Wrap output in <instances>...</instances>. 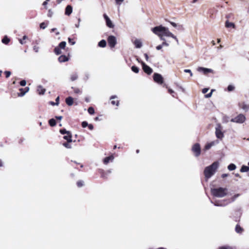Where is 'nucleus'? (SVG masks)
<instances>
[{
	"label": "nucleus",
	"mask_w": 249,
	"mask_h": 249,
	"mask_svg": "<svg viewBox=\"0 0 249 249\" xmlns=\"http://www.w3.org/2000/svg\"><path fill=\"white\" fill-rule=\"evenodd\" d=\"M152 32L158 35L162 40H165L163 36H170L177 40V37L171 33L167 28L161 25L155 27L152 29Z\"/></svg>",
	"instance_id": "f257e3e1"
},
{
	"label": "nucleus",
	"mask_w": 249,
	"mask_h": 249,
	"mask_svg": "<svg viewBox=\"0 0 249 249\" xmlns=\"http://www.w3.org/2000/svg\"><path fill=\"white\" fill-rule=\"evenodd\" d=\"M219 163L216 161L213 162L211 165L205 167L204 170V175L206 179L210 178L215 173L218 168Z\"/></svg>",
	"instance_id": "f03ea898"
},
{
	"label": "nucleus",
	"mask_w": 249,
	"mask_h": 249,
	"mask_svg": "<svg viewBox=\"0 0 249 249\" xmlns=\"http://www.w3.org/2000/svg\"><path fill=\"white\" fill-rule=\"evenodd\" d=\"M228 190L227 188L219 187L218 188L211 189V192L212 195L215 197H224L227 194Z\"/></svg>",
	"instance_id": "7ed1b4c3"
},
{
	"label": "nucleus",
	"mask_w": 249,
	"mask_h": 249,
	"mask_svg": "<svg viewBox=\"0 0 249 249\" xmlns=\"http://www.w3.org/2000/svg\"><path fill=\"white\" fill-rule=\"evenodd\" d=\"M153 80L159 85H162L163 88H168V86L164 83V78L160 74L154 73L153 75Z\"/></svg>",
	"instance_id": "20e7f679"
},
{
	"label": "nucleus",
	"mask_w": 249,
	"mask_h": 249,
	"mask_svg": "<svg viewBox=\"0 0 249 249\" xmlns=\"http://www.w3.org/2000/svg\"><path fill=\"white\" fill-rule=\"evenodd\" d=\"M246 117L242 114H240L231 120V122L242 124L246 120Z\"/></svg>",
	"instance_id": "39448f33"
},
{
	"label": "nucleus",
	"mask_w": 249,
	"mask_h": 249,
	"mask_svg": "<svg viewBox=\"0 0 249 249\" xmlns=\"http://www.w3.org/2000/svg\"><path fill=\"white\" fill-rule=\"evenodd\" d=\"M107 43L109 46L111 48L115 47L117 44V39L115 36H109L107 39Z\"/></svg>",
	"instance_id": "423d86ee"
},
{
	"label": "nucleus",
	"mask_w": 249,
	"mask_h": 249,
	"mask_svg": "<svg viewBox=\"0 0 249 249\" xmlns=\"http://www.w3.org/2000/svg\"><path fill=\"white\" fill-rule=\"evenodd\" d=\"M192 151L196 157H198L201 153V148L200 144L198 143H196L194 144L192 148Z\"/></svg>",
	"instance_id": "0eeeda50"
},
{
	"label": "nucleus",
	"mask_w": 249,
	"mask_h": 249,
	"mask_svg": "<svg viewBox=\"0 0 249 249\" xmlns=\"http://www.w3.org/2000/svg\"><path fill=\"white\" fill-rule=\"evenodd\" d=\"M142 70L145 73L148 75H150L153 72V70L149 66L145 64L143 62L141 63Z\"/></svg>",
	"instance_id": "6e6552de"
},
{
	"label": "nucleus",
	"mask_w": 249,
	"mask_h": 249,
	"mask_svg": "<svg viewBox=\"0 0 249 249\" xmlns=\"http://www.w3.org/2000/svg\"><path fill=\"white\" fill-rule=\"evenodd\" d=\"M103 16L106 20L107 26L110 28H113L114 25L112 23L106 14H104Z\"/></svg>",
	"instance_id": "1a4fd4ad"
},
{
	"label": "nucleus",
	"mask_w": 249,
	"mask_h": 249,
	"mask_svg": "<svg viewBox=\"0 0 249 249\" xmlns=\"http://www.w3.org/2000/svg\"><path fill=\"white\" fill-rule=\"evenodd\" d=\"M215 135L216 137L218 139H221L224 137V134L221 130V128L220 126H219L218 127L216 128L215 129Z\"/></svg>",
	"instance_id": "9d476101"
},
{
	"label": "nucleus",
	"mask_w": 249,
	"mask_h": 249,
	"mask_svg": "<svg viewBox=\"0 0 249 249\" xmlns=\"http://www.w3.org/2000/svg\"><path fill=\"white\" fill-rule=\"evenodd\" d=\"M240 108L245 110L246 112L249 110V105L246 104L244 102H241L238 103Z\"/></svg>",
	"instance_id": "9b49d317"
},
{
	"label": "nucleus",
	"mask_w": 249,
	"mask_h": 249,
	"mask_svg": "<svg viewBox=\"0 0 249 249\" xmlns=\"http://www.w3.org/2000/svg\"><path fill=\"white\" fill-rule=\"evenodd\" d=\"M111 104L113 106H118L119 104V101L117 99V97L116 95H112L110 98Z\"/></svg>",
	"instance_id": "f8f14e48"
},
{
	"label": "nucleus",
	"mask_w": 249,
	"mask_h": 249,
	"mask_svg": "<svg viewBox=\"0 0 249 249\" xmlns=\"http://www.w3.org/2000/svg\"><path fill=\"white\" fill-rule=\"evenodd\" d=\"M29 90V87H25V88H20L19 89V92L18 93V96L21 97L25 95Z\"/></svg>",
	"instance_id": "ddd939ff"
},
{
	"label": "nucleus",
	"mask_w": 249,
	"mask_h": 249,
	"mask_svg": "<svg viewBox=\"0 0 249 249\" xmlns=\"http://www.w3.org/2000/svg\"><path fill=\"white\" fill-rule=\"evenodd\" d=\"M98 173L101 175V177L105 179H107V175L108 173H110V171H108L107 172H106L103 169H99Z\"/></svg>",
	"instance_id": "4468645a"
},
{
	"label": "nucleus",
	"mask_w": 249,
	"mask_h": 249,
	"mask_svg": "<svg viewBox=\"0 0 249 249\" xmlns=\"http://www.w3.org/2000/svg\"><path fill=\"white\" fill-rule=\"evenodd\" d=\"M198 71H203L204 74H207L208 73L213 72V70L212 69L205 68L203 67H199L198 68Z\"/></svg>",
	"instance_id": "2eb2a0df"
},
{
	"label": "nucleus",
	"mask_w": 249,
	"mask_h": 249,
	"mask_svg": "<svg viewBox=\"0 0 249 249\" xmlns=\"http://www.w3.org/2000/svg\"><path fill=\"white\" fill-rule=\"evenodd\" d=\"M36 91L38 94L43 95L45 93L46 89H44L42 86L39 85L37 86Z\"/></svg>",
	"instance_id": "dca6fc26"
},
{
	"label": "nucleus",
	"mask_w": 249,
	"mask_h": 249,
	"mask_svg": "<svg viewBox=\"0 0 249 249\" xmlns=\"http://www.w3.org/2000/svg\"><path fill=\"white\" fill-rule=\"evenodd\" d=\"M72 12V7L71 5H68L65 8V14L70 16Z\"/></svg>",
	"instance_id": "f3484780"
},
{
	"label": "nucleus",
	"mask_w": 249,
	"mask_h": 249,
	"mask_svg": "<svg viewBox=\"0 0 249 249\" xmlns=\"http://www.w3.org/2000/svg\"><path fill=\"white\" fill-rule=\"evenodd\" d=\"M114 159V156L111 155L108 157H106L103 160V163L105 164H108L110 161H112Z\"/></svg>",
	"instance_id": "a211bd4d"
},
{
	"label": "nucleus",
	"mask_w": 249,
	"mask_h": 249,
	"mask_svg": "<svg viewBox=\"0 0 249 249\" xmlns=\"http://www.w3.org/2000/svg\"><path fill=\"white\" fill-rule=\"evenodd\" d=\"M69 58L68 56H67L65 55H61L58 57V61L59 62H65L66 61H68L69 60Z\"/></svg>",
	"instance_id": "6ab92c4d"
},
{
	"label": "nucleus",
	"mask_w": 249,
	"mask_h": 249,
	"mask_svg": "<svg viewBox=\"0 0 249 249\" xmlns=\"http://www.w3.org/2000/svg\"><path fill=\"white\" fill-rule=\"evenodd\" d=\"M66 103L69 106L72 105L73 104V99L71 96H69L66 98Z\"/></svg>",
	"instance_id": "aec40b11"
},
{
	"label": "nucleus",
	"mask_w": 249,
	"mask_h": 249,
	"mask_svg": "<svg viewBox=\"0 0 249 249\" xmlns=\"http://www.w3.org/2000/svg\"><path fill=\"white\" fill-rule=\"evenodd\" d=\"M72 135L71 132H70L69 134H66V135L63 137V139L66 140L67 142H72Z\"/></svg>",
	"instance_id": "412c9836"
},
{
	"label": "nucleus",
	"mask_w": 249,
	"mask_h": 249,
	"mask_svg": "<svg viewBox=\"0 0 249 249\" xmlns=\"http://www.w3.org/2000/svg\"><path fill=\"white\" fill-rule=\"evenodd\" d=\"M225 26L227 28H235L234 24L232 22H230L228 20L225 22Z\"/></svg>",
	"instance_id": "4be33fe9"
},
{
	"label": "nucleus",
	"mask_w": 249,
	"mask_h": 249,
	"mask_svg": "<svg viewBox=\"0 0 249 249\" xmlns=\"http://www.w3.org/2000/svg\"><path fill=\"white\" fill-rule=\"evenodd\" d=\"M107 45V42L105 40L102 39L98 43V46L100 47L104 48Z\"/></svg>",
	"instance_id": "5701e85b"
},
{
	"label": "nucleus",
	"mask_w": 249,
	"mask_h": 249,
	"mask_svg": "<svg viewBox=\"0 0 249 249\" xmlns=\"http://www.w3.org/2000/svg\"><path fill=\"white\" fill-rule=\"evenodd\" d=\"M134 43L137 48H140L142 46L141 41L138 39L135 40Z\"/></svg>",
	"instance_id": "b1692460"
},
{
	"label": "nucleus",
	"mask_w": 249,
	"mask_h": 249,
	"mask_svg": "<svg viewBox=\"0 0 249 249\" xmlns=\"http://www.w3.org/2000/svg\"><path fill=\"white\" fill-rule=\"evenodd\" d=\"M10 41V39L6 36H4L2 39V42L6 45H7L9 43Z\"/></svg>",
	"instance_id": "393cba45"
},
{
	"label": "nucleus",
	"mask_w": 249,
	"mask_h": 249,
	"mask_svg": "<svg viewBox=\"0 0 249 249\" xmlns=\"http://www.w3.org/2000/svg\"><path fill=\"white\" fill-rule=\"evenodd\" d=\"M235 231L238 233H241L243 231V229L239 225H236L235 227Z\"/></svg>",
	"instance_id": "a878e982"
},
{
	"label": "nucleus",
	"mask_w": 249,
	"mask_h": 249,
	"mask_svg": "<svg viewBox=\"0 0 249 249\" xmlns=\"http://www.w3.org/2000/svg\"><path fill=\"white\" fill-rule=\"evenodd\" d=\"M249 171V167L246 165H243L240 169L241 172H248Z\"/></svg>",
	"instance_id": "bb28decb"
},
{
	"label": "nucleus",
	"mask_w": 249,
	"mask_h": 249,
	"mask_svg": "<svg viewBox=\"0 0 249 249\" xmlns=\"http://www.w3.org/2000/svg\"><path fill=\"white\" fill-rule=\"evenodd\" d=\"M168 89V92L174 97H176V96H177V93L173 90H172V89L169 88L168 87V88L167 89Z\"/></svg>",
	"instance_id": "cd10ccee"
},
{
	"label": "nucleus",
	"mask_w": 249,
	"mask_h": 249,
	"mask_svg": "<svg viewBox=\"0 0 249 249\" xmlns=\"http://www.w3.org/2000/svg\"><path fill=\"white\" fill-rule=\"evenodd\" d=\"M76 185L78 187L80 188L84 185V182L82 180H78L76 182Z\"/></svg>",
	"instance_id": "c85d7f7f"
},
{
	"label": "nucleus",
	"mask_w": 249,
	"mask_h": 249,
	"mask_svg": "<svg viewBox=\"0 0 249 249\" xmlns=\"http://www.w3.org/2000/svg\"><path fill=\"white\" fill-rule=\"evenodd\" d=\"M48 23H49V21H47V22H42L40 24V28L42 29H44L46 28V27L47 26L48 24Z\"/></svg>",
	"instance_id": "c756f323"
},
{
	"label": "nucleus",
	"mask_w": 249,
	"mask_h": 249,
	"mask_svg": "<svg viewBox=\"0 0 249 249\" xmlns=\"http://www.w3.org/2000/svg\"><path fill=\"white\" fill-rule=\"evenodd\" d=\"M49 124L50 126H54L56 125V123L54 119H51L49 121Z\"/></svg>",
	"instance_id": "7c9ffc66"
},
{
	"label": "nucleus",
	"mask_w": 249,
	"mask_h": 249,
	"mask_svg": "<svg viewBox=\"0 0 249 249\" xmlns=\"http://www.w3.org/2000/svg\"><path fill=\"white\" fill-rule=\"evenodd\" d=\"M236 165L233 163H231L228 166V169L230 171L234 170L236 169Z\"/></svg>",
	"instance_id": "2f4dec72"
},
{
	"label": "nucleus",
	"mask_w": 249,
	"mask_h": 249,
	"mask_svg": "<svg viewBox=\"0 0 249 249\" xmlns=\"http://www.w3.org/2000/svg\"><path fill=\"white\" fill-rule=\"evenodd\" d=\"M28 37H27V36H23V37L21 38V39H20L19 40V42L21 44H24L25 43H26V39H27Z\"/></svg>",
	"instance_id": "473e14b6"
},
{
	"label": "nucleus",
	"mask_w": 249,
	"mask_h": 249,
	"mask_svg": "<svg viewBox=\"0 0 249 249\" xmlns=\"http://www.w3.org/2000/svg\"><path fill=\"white\" fill-rule=\"evenodd\" d=\"M54 52L57 55L60 54L61 53V48L59 47H56L54 49Z\"/></svg>",
	"instance_id": "72a5a7b5"
},
{
	"label": "nucleus",
	"mask_w": 249,
	"mask_h": 249,
	"mask_svg": "<svg viewBox=\"0 0 249 249\" xmlns=\"http://www.w3.org/2000/svg\"><path fill=\"white\" fill-rule=\"evenodd\" d=\"M131 70L133 72L136 73H138L139 71V68L136 66H133L131 67Z\"/></svg>",
	"instance_id": "f704fd0d"
},
{
	"label": "nucleus",
	"mask_w": 249,
	"mask_h": 249,
	"mask_svg": "<svg viewBox=\"0 0 249 249\" xmlns=\"http://www.w3.org/2000/svg\"><path fill=\"white\" fill-rule=\"evenodd\" d=\"M78 78V75L77 73H73L71 76V80L72 81L76 80Z\"/></svg>",
	"instance_id": "c9c22d12"
},
{
	"label": "nucleus",
	"mask_w": 249,
	"mask_h": 249,
	"mask_svg": "<svg viewBox=\"0 0 249 249\" xmlns=\"http://www.w3.org/2000/svg\"><path fill=\"white\" fill-rule=\"evenodd\" d=\"M71 88L75 93L79 94L82 92L81 90L77 88L72 87Z\"/></svg>",
	"instance_id": "e433bc0d"
},
{
	"label": "nucleus",
	"mask_w": 249,
	"mask_h": 249,
	"mask_svg": "<svg viewBox=\"0 0 249 249\" xmlns=\"http://www.w3.org/2000/svg\"><path fill=\"white\" fill-rule=\"evenodd\" d=\"M66 45V42L65 41H62L59 43L58 47L61 49H64Z\"/></svg>",
	"instance_id": "4c0bfd02"
},
{
	"label": "nucleus",
	"mask_w": 249,
	"mask_h": 249,
	"mask_svg": "<svg viewBox=\"0 0 249 249\" xmlns=\"http://www.w3.org/2000/svg\"><path fill=\"white\" fill-rule=\"evenodd\" d=\"M59 132L62 134H69L70 132H71L69 131L66 130L65 129H60Z\"/></svg>",
	"instance_id": "58836bf2"
},
{
	"label": "nucleus",
	"mask_w": 249,
	"mask_h": 249,
	"mask_svg": "<svg viewBox=\"0 0 249 249\" xmlns=\"http://www.w3.org/2000/svg\"><path fill=\"white\" fill-rule=\"evenodd\" d=\"M70 143V142H64L63 145L67 148H71V146Z\"/></svg>",
	"instance_id": "ea45409f"
},
{
	"label": "nucleus",
	"mask_w": 249,
	"mask_h": 249,
	"mask_svg": "<svg viewBox=\"0 0 249 249\" xmlns=\"http://www.w3.org/2000/svg\"><path fill=\"white\" fill-rule=\"evenodd\" d=\"M88 112L90 114H93L94 113V109L93 107H89L88 109Z\"/></svg>",
	"instance_id": "a19ab883"
},
{
	"label": "nucleus",
	"mask_w": 249,
	"mask_h": 249,
	"mask_svg": "<svg viewBox=\"0 0 249 249\" xmlns=\"http://www.w3.org/2000/svg\"><path fill=\"white\" fill-rule=\"evenodd\" d=\"M68 42L71 45H73L75 43V41H74V38H71L70 37L68 38Z\"/></svg>",
	"instance_id": "79ce46f5"
},
{
	"label": "nucleus",
	"mask_w": 249,
	"mask_h": 249,
	"mask_svg": "<svg viewBox=\"0 0 249 249\" xmlns=\"http://www.w3.org/2000/svg\"><path fill=\"white\" fill-rule=\"evenodd\" d=\"M218 249H232V248L229 246H223L219 247Z\"/></svg>",
	"instance_id": "37998d69"
},
{
	"label": "nucleus",
	"mask_w": 249,
	"mask_h": 249,
	"mask_svg": "<svg viewBox=\"0 0 249 249\" xmlns=\"http://www.w3.org/2000/svg\"><path fill=\"white\" fill-rule=\"evenodd\" d=\"M227 89L228 91H231L234 89V87L232 85H229Z\"/></svg>",
	"instance_id": "c03bdc74"
},
{
	"label": "nucleus",
	"mask_w": 249,
	"mask_h": 249,
	"mask_svg": "<svg viewBox=\"0 0 249 249\" xmlns=\"http://www.w3.org/2000/svg\"><path fill=\"white\" fill-rule=\"evenodd\" d=\"M6 78H8L11 74V72L10 71H5L4 72Z\"/></svg>",
	"instance_id": "a18cd8bd"
},
{
	"label": "nucleus",
	"mask_w": 249,
	"mask_h": 249,
	"mask_svg": "<svg viewBox=\"0 0 249 249\" xmlns=\"http://www.w3.org/2000/svg\"><path fill=\"white\" fill-rule=\"evenodd\" d=\"M215 206H220V207H224L226 206L225 203H214Z\"/></svg>",
	"instance_id": "49530a36"
},
{
	"label": "nucleus",
	"mask_w": 249,
	"mask_h": 249,
	"mask_svg": "<svg viewBox=\"0 0 249 249\" xmlns=\"http://www.w3.org/2000/svg\"><path fill=\"white\" fill-rule=\"evenodd\" d=\"M21 86H25L26 84V81L25 80H22L19 82Z\"/></svg>",
	"instance_id": "de8ad7c7"
},
{
	"label": "nucleus",
	"mask_w": 249,
	"mask_h": 249,
	"mask_svg": "<svg viewBox=\"0 0 249 249\" xmlns=\"http://www.w3.org/2000/svg\"><path fill=\"white\" fill-rule=\"evenodd\" d=\"M81 125H82V126L83 128H85V127H86L88 126V123H87V122H86V121H84V122H83L82 123Z\"/></svg>",
	"instance_id": "09e8293b"
},
{
	"label": "nucleus",
	"mask_w": 249,
	"mask_h": 249,
	"mask_svg": "<svg viewBox=\"0 0 249 249\" xmlns=\"http://www.w3.org/2000/svg\"><path fill=\"white\" fill-rule=\"evenodd\" d=\"M213 89H212V90H211V91L209 93H208V94H206V95H205V97H206V98H210V97H211L212 96V92H213Z\"/></svg>",
	"instance_id": "8fccbe9b"
},
{
	"label": "nucleus",
	"mask_w": 249,
	"mask_h": 249,
	"mask_svg": "<svg viewBox=\"0 0 249 249\" xmlns=\"http://www.w3.org/2000/svg\"><path fill=\"white\" fill-rule=\"evenodd\" d=\"M53 14V12L52 11V10H50H50H49V11H48V14H47L48 17H52V16Z\"/></svg>",
	"instance_id": "3c124183"
},
{
	"label": "nucleus",
	"mask_w": 249,
	"mask_h": 249,
	"mask_svg": "<svg viewBox=\"0 0 249 249\" xmlns=\"http://www.w3.org/2000/svg\"><path fill=\"white\" fill-rule=\"evenodd\" d=\"M184 71L185 72L189 73L190 74V75L192 76L193 75V73L189 69H185L184 70Z\"/></svg>",
	"instance_id": "603ef678"
},
{
	"label": "nucleus",
	"mask_w": 249,
	"mask_h": 249,
	"mask_svg": "<svg viewBox=\"0 0 249 249\" xmlns=\"http://www.w3.org/2000/svg\"><path fill=\"white\" fill-rule=\"evenodd\" d=\"M208 90H209V89H208V88H204V89H202V93H204V94H205V93H206V92H207V91H208Z\"/></svg>",
	"instance_id": "864d4df0"
},
{
	"label": "nucleus",
	"mask_w": 249,
	"mask_h": 249,
	"mask_svg": "<svg viewBox=\"0 0 249 249\" xmlns=\"http://www.w3.org/2000/svg\"><path fill=\"white\" fill-rule=\"evenodd\" d=\"M162 46H162V45H158V46H157L156 47V49H157L158 50H161V49H162Z\"/></svg>",
	"instance_id": "5fc2aeb1"
},
{
	"label": "nucleus",
	"mask_w": 249,
	"mask_h": 249,
	"mask_svg": "<svg viewBox=\"0 0 249 249\" xmlns=\"http://www.w3.org/2000/svg\"><path fill=\"white\" fill-rule=\"evenodd\" d=\"M88 128H89V129H90L91 130L93 129V126L91 124H88Z\"/></svg>",
	"instance_id": "6e6d98bb"
},
{
	"label": "nucleus",
	"mask_w": 249,
	"mask_h": 249,
	"mask_svg": "<svg viewBox=\"0 0 249 249\" xmlns=\"http://www.w3.org/2000/svg\"><path fill=\"white\" fill-rule=\"evenodd\" d=\"M59 97L58 96L56 99H55V103H56V105H58L59 104Z\"/></svg>",
	"instance_id": "4d7b16f0"
},
{
	"label": "nucleus",
	"mask_w": 249,
	"mask_h": 249,
	"mask_svg": "<svg viewBox=\"0 0 249 249\" xmlns=\"http://www.w3.org/2000/svg\"><path fill=\"white\" fill-rule=\"evenodd\" d=\"M38 49H39V48H38L37 46H35L34 47V50L36 52H38Z\"/></svg>",
	"instance_id": "13d9d810"
},
{
	"label": "nucleus",
	"mask_w": 249,
	"mask_h": 249,
	"mask_svg": "<svg viewBox=\"0 0 249 249\" xmlns=\"http://www.w3.org/2000/svg\"><path fill=\"white\" fill-rule=\"evenodd\" d=\"M170 24L174 27H176L177 26V25L176 23L170 21Z\"/></svg>",
	"instance_id": "bf43d9fd"
},
{
	"label": "nucleus",
	"mask_w": 249,
	"mask_h": 249,
	"mask_svg": "<svg viewBox=\"0 0 249 249\" xmlns=\"http://www.w3.org/2000/svg\"><path fill=\"white\" fill-rule=\"evenodd\" d=\"M164 41L162 42V46H168V44L165 41V40H163Z\"/></svg>",
	"instance_id": "052dcab7"
},
{
	"label": "nucleus",
	"mask_w": 249,
	"mask_h": 249,
	"mask_svg": "<svg viewBox=\"0 0 249 249\" xmlns=\"http://www.w3.org/2000/svg\"><path fill=\"white\" fill-rule=\"evenodd\" d=\"M144 56L146 61H148L149 57L147 53H144Z\"/></svg>",
	"instance_id": "680f3d73"
},
{
	"label": "nucleus",
	"mask_w": 249,
	"mask_h": 249,
	"mask_svg": "<svg viewBox=\"0 0 249 249\" xmlns=\"http://www.w3.org/2000/svg\"><path fill=\"white\" fill-rule=\"evenodd\" d=\"M116 0V3L119 4H120L124 1V0Z\"/></svg>",
	"instance_id": "e2e57ef3"
},
{
	"label": "nucleus",
	"mask_w": 249,
	"mask_h": 249,
	"mask_svg": "<svg viewBox=\"0 0 249 249\" xmlns=\"http://www.w3.org/2000/svg\"><path fill=\"white\" fill-rule=\"evenodd\" d=\"M211 146V145L210 144H208L205 145V148L206 149H209V148H210Z\"/></svg>",
	"instance_id": "0e129e2a"
},
{
	"label": "nucleus",
	"mask_w": 249,
	"mask_h": 249,
	"mask_svg": "<svg viewBox=\"0 0 249 249\" xmlns=\"http://www.w3.org/2000/svg\"><path fill=\"white\" fill-rule=\"evenodd\" d=\"M228 175H229L228 174H223L222 175L221 177L222 178H225L228 177Z\"/></svg>",
	"instance_id": "69168bd1"
},
{
	"label": "nucleus",
	"mask_w": 249,
	"mask_h": 249,
	"mask_svg": "<svg viewBox=\"0 0 249 249\" xmlns=\"http://www.w3.org/2000/svg\"><path fill=\"white\" fill-rule=\"evenodd\" d=\"M232 16H233L232 14H229L227 15L226 17V18H230Z\"/></svg>",
	"instance_id": "338daca9"
},
{
	"label": "nucleus",
	"mask_w": 249,
	"mask_h": 249,
	"mask_svg": "<svg viewBox=\"0 0 249 249\" xmlns=\"http://www.w3.org/2000/svg\"><path fill=\"white\" fill-rule=\"evenodd\" d=\"M48 2L47 1H44L43 3V5L45 6V8L46 9H47V7L46 6V5L47 4Z\"/></svg>",
	"instance_id": "774afa93"
}]
</instances>
